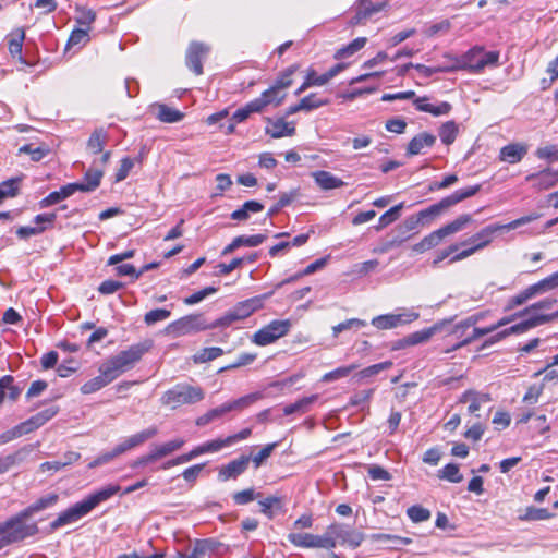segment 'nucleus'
Listing matches in <instances>:
<instances>
[{
	"instance_id": "f257e3e1",
	"label": "nucleus",
	"mask_w": 558,
	"mask_h": 558,
	"mask_svg": "<svg viewBox=\"0 0 558 558\" xmlns=\"http://www.w3.org/2000/svg\"><path fill=\"white\" fill-rule=\"evenodd\" d=\"M120 489L121 487L119 485L109 484L90 494L82 501L76 502L74 506L60 513L58 518L50 523L51 531H56L64 525L78 521L88 514L99 504L110 499L113 495L118 494Z\"/></svg>"
},
{
	"instance_id": "f03ea898",
	"label": "nucleus",
	"mask_w": 558,
	"mask_h": 558,
	"mask_svg": "<svg viewBox=\"0 0 558 558\" xmlns=\"http://www.w3.org/2000/svg\"><path fill=\"white\" fill-rule=\"evenodd\" d=\"M454 61V64L451 65L452 71L469 70L480 73L487 66L498 65L499 52L495 50L487 51L483 47L475 46L460 58H456Z\"/></svg>"
},
{
	"instance_id": "7ed1b4c3",
	"label": "nucleus",
	"mask_w": 558,
	"mask_h": 558,
	"mask_svg": "<svg viewBox=\"0 0 558 558\" xmlns=\"http://www.w3.org/2000/svg\"><path fill=\"white\" fill-rule=\"evenodd\" d=\"M539 217H541V214L532 213L530 215L522 216L515 220H512L509 223L488 225V226L484 227L483 229H481L475 234H473L468 240L463 241L461 243V245H468V244L476 245V247L481 251V250L487 247L493 242L494 236L498 231H502V230L510 231V230L517 229L518 227L530 223V222L538 219Z\"/></svg>"
},
{
	"instance_id": "20e7f679",
	"label": "nucleus",
	"mask_w": 558,
	"mask_h": 558,
	"mask_svg": "<svg viewBox=\"0 0 558 558\" xmlns=\"http://www.w3.org/2000/svg\"><path fill=\"white\" fill-rule=\"evenodd\" d=\"M480 189L481 185H473L457 190L452 194L440 199L439 202L428 206L425 209L420 210L417 215L422 220V225H428L430 221L441 216L452 206L457 205L458 203L469 197L474 196L480 191Z\"/></svg>"
},
{
	"instance_id": "39448f33",
	"label": "nucleus",
	"mask_w": 558,
	"mask_h": 558,
	"mask_svg": "<svg viewBox=\"0 0 558 558\" xmlns=\"http://www.w3.org/2000/svg\"><path fill=\"white\" fill-rule=\"evenodd\" d=\"M205 398V391L199 386H191L187 384H178L167 390L160 401L163 405L177 409L184 404H194L201 402Z\"/></svg>"
},
{
	"instance_id": "423d86ee",
	"label": "nucleus",
	"mask_w": 558,
	"mask_h": 558,
	"mask_svg": "<svg viewBox=\"0 0 558 558\" xmlns=\"http://www.w3.org/2000/svg\"><path fill=\"white\" fill-rule=\"evenodd\" d=\"M265 295L254 296L235 304L223 316L211 323V327H228L243 320L264 306Z\"/></svg>"
},
{
	"instance_id": "0eeeda50",
	"label": "nucleus",
	"mask_w": 558,
	"mask_h": 558,
	"mask_svg": "<svg viewBox=\"0 0 558 558\" xmlns=\"http://www.w3.org/2000/svg\"><path fill=\"white\" fill-rule=\"evenodd\" d=\"M226 447H230V441L228 440V437L206 441L202 445L194 447L190 452L183 453L174 459L165 462L161 465V469L168 470L172 466L186 463L198 456L219 452Z\"/></svg>"
},
{
	"instance_id": "6e6552de",
	"label": "nucleus",
	"mask_w": 558,
	"mask_h": 558,
	"mask_svg": "<svg viewBox=\"0 0 558 558\" xmlns=\"http://www.w3.org/2000/svg\"><path fill=\"white\" fill-rule=\"evenodd\" d=\"M291 327L292 324L290 319L271 320L253 335L252 342L259 347L268 345L284 337L290 331Z\"/></svg>"
},
{
	"instance_id": "1a4fd4ad",
	"label": "nucleus",
	"mask_w": 558,
	"mask_h": 558,
	"mask_svg": "<svg viewBox=\"0 0 558 558\" xmlns=\"http://www.w3.org/2000/svg\"><path fill=\"white\" fill-rule=\"evenodd\" d=\"M211 324H206L202 314L183 316L168 325L167 331L174 337L189 335L206 329H213Z\"/></svg>"
},
{
	"instance_id": "9d476101",
	"label": "nucleus",
	"mask_w": 558,
	"mask_h": 558,
	"mask_svg": "<svg viewBox=\"0 0 558 558\" xmlns=\"http://www.w3.org/2000/svg\"><path fill=\"white\" fill-rule=\"evenodd\" d=\"M154 347L151 339H145L138 343L132 344L126 350L119 352L113 357L120 364L124 372L132 369L137 362L141 361L143 355L149 352Z\"/></svg>"
},
{
	"instance_id": "9b49d317",
	"label": "nucleus",
	"mask_w": 558,
	"mask_h": 558,
	"mask_svg": "<svg viewBox=\"0 0 558 558\" xmlns=\"http://www.w3.org/2000/svg\"><path fill=\"white\" fill-rule=\"evenodd\" d=\"M288 541L296 547L302 548H335V542L329 535L327 529L323 535H315L311 533H290Z\"/></svg>"
},
{
	"instance_id": "f8f14e48",
	"label": "nucleus",
	"mask_w": 558,
	"mask_h": 558,
	"mask_svg": "<svg viewBox=\"0 0 558 558\" xmlns=\"http://www.w3.org/2000/svg\"><path fill=\"white\" fill-rule=\"evenodd\" d=\"M209 46L192 41L186 50L185 64L196 75L203 74V61L209 53Z\"/></svg>"
},
{
	"instance_id": "ddd939ff",
	"label": "nucleus",
	"mask_w": 558,
	"mask_h": 558,
	"mask_svg": "<svg viewBox=\"0 0 558 558\" xmlns=\"http://www.w3.org/2000/svg\"><path fill=\"white\" fill-rule=\"evenodd\" d=\"M328 530L330 537L335 542V546L339 541L341 544H348L356 548L364 539V535L361 532H356L344 524L333 523L328 526Z\"/></svg>"
},
{
	"instance_id": "4468645a",
	"label": "nucleus",
	"mask_w": 558,
	"mask_h": 558,
	"mask_svg": "<svg viewBox=\"0 0 558 558\" xmlns=\"http://www.w3.org/2000/svg\"><path fill=\"white\" fill-rule=\"evenodd\" d=\"M420 314L414 311H408L400 314L379 315L372 319V325L378 329H392L403 324L416 320Z\"/></svg>"
},
{
	"instance_id": "2eb2a0df",
	"label": "nucleus",
	"mask_w": 558,
	"mask_h": 558,
	"mask_svg": "<svg viewBox=\"0 0 558 558\" xmlns=\"http://www.w3.org/2000/svg\"><path fill=\"white\" fill-rule=\"evenodd\" d=\"M59 500V495L56 493H50L46 496L38 498L35 502L16 513L20 523L27 524L26 520L34 514L46 510L48 508L53 507Z\"/></svg>"
},
{
	"instance_id": "dca6fc26",
	"label": "nucleus",
	"mask_w": 558,
	"mask_h": 558,
	"mask_svg": "<svg viewBox=\"0 0 558 558\" xmlns=\"http://www.w3.org/2000/svg\"><path fill=\"white\" fill-rule=\"evenodd\" d=\"M250 460V457L241 456L240 458L230 461L228 464L222 465L218 471V478L222 482L236 478L247 470Z\"/></svg>"
},
{
	"instance_id": "f3484780",
	"label": "nucleus",
	"mask_w": 558,
	"mask_h": 558,
	"mask_svg": "<svg viewBox=\"0 0 558 558\" xmlns=\"http://www.w3.org/2000/svg\"><path fill=\"white\" fill-rule=\"evenodd\" d=\"M529 151L525 143H511L504 146L499 151V159L511 165L520 162Z\"/></svg>"
},
{
	"instance_id": "a211bd4d",
	"label": "nucleus",
	"mask_w": 558,
	"mask_h": 558,
	"mask_svg": "<svg viewBox=\"0 0 558 558\" xmlns=\"http://www.w3.org/2000/svg\"><path fill=\"white\" fill-rule=\"evenodd\" d=\"M158 433L157 427L150 426L147 429H144L140 433H136L128 438H125L123 441L118 444V451L120 452H126L135 447H138L143 445L148 439L155 437Z\"/></svg>"
},
{
	"instance_id": "6ab92c4d",
	"label": "nucleus",
	"mask_w": 558,
	"mask_h": 558,
	"mask_svg": "<svg viewBox=\"0 0 558 558\" xmlns=\"http://www.w3.org/2000/svg\"><path fill=\"white\" fill-rule=\"evenodd\" d=\"M56 414V411L45 410L40 413H37L36 415L32 416L27 421L21 423L15 427V433L21 436L23 434H28L34 432L35 429L43 426L47 421H49L53 415Z\"/></svg>"
},
{
	"instance_id": "aec40b11",
	"label": "nucleus",
	"mask_w": 558,
	"mask_h": 558,
	"mask_svg": "<svg viewBox=\"0 0 558 558\" xmlns=\"http://www.w3.org/2000/svg\"><path fill=\"white\" fill-rule=\"evenodd\" d=\"M525 180L534 182L533 186L538 191L548 190L555 186L558 182V173L550 169H546L544 171L526 175Z\"/></svg>"
},
{
	"instance_id": "412c9836",
	"label": "nucleus",
	"mask_w": 558,
	"mask_h": 558,
	"mask_svg": "<svg viewBox=\"0 0 558 558\" xmlns=\"http://www.w3.org/2000/svg\"><path fill=\"white\" fill-rule=\"evenodd\" d=\"M459 401L461 403H469L468 411L470 413H475L481 409L482 404L490 402L492 398L489 393L470 389L463 392Z\"/></svg>"
},
{
	"instance_id": "4be33fe9",
	"label": "nucleus",
	"mask_w": 558,
	"mask_h": 558,
	"mask_svg": "<svg viewBox=\"0 0 558 558\" xmlns=\"http://www.w3.org/2000/svg\"><path fill=\"white\" fill-rule=\"evenodd\" d=\"M268 124L269 125L266 128L265 132L274 138L292 136L295 134V126L293 123L287 122L282 118L277 120L268 119Z\"/></svg>"
},
{
	"instance_id": "5701e85b",
	"label": "nucleus",
	"mask_w": 558,
	"mask_h": 558,
	"mask_svg": "<svg viewBox=\"0 0 558 558\" xmlns=\"http://www.w3.org/2000/svg\"><path fill=\"white\" fill-rule=\"evenodd\" d=\"M435 135L427 132L420 133L409 142L407 147V155H418L423 151L424 148L432 147L435 144Z\"/></svg>"
},
{
	"instance_id": "b1692460",
	"label": "nucleus",
	"mask_w": 558,
	"mask_h": 558,
	"mask_svg": "<svg viewBox=\"0 0 558 558\" xmlns=\"http://www.w3.org/2000/svg\"><path fill=\"white\" fill-rule=\"evenodd\" d=\"M427 97H418L414 99V106L416 110L422 112H428L435 117L448 114L451 111V105L447 101H442L439 105L428 104Z\"/></svg>"
},
{
	"instance_id": "393cba45",
	"label": "nucleus",
	"mask_w": 558,
	"mask_h": 558,
	"mask_svg": "<svg viewBox=\"0 0 558 558\" xmlns=\"http://www.w3.org/2000/svg\"><path fill=\"white\" fill-rule=\"evenodd\" d=\"M77 192V186L74 183L63 185L59 191L51 192L39 202L40 208H46L54 205Z\"/></svg>"
},
{
	"instance_id": "a878e982",
	"label": "nucleus",
	"mask_w": 558,
	"mask_h": 558,
	"mask_svg": "<svg viewBox=\"0 0 558 558\" xmlns=\"http://www.w3.org/2000/svg\"><path fill=\"white\" fill-rule=\"evenodd\" d=\"M24 39H25L24 29L16 28L8 36V46H9V51L13 58H17V60L23 64H28L22 56Z\"/></svg>"
},
{
	"instance_id": "bb28decb",
	"label": "nucleus",
	"mask_w": 558,
	"mask_h": 558,
	"mask_svg": "<svg viewBox=\"0 0 558 558\" xmlns=\"http://www.w3.org/2000/svg\"><path fill=\"white\" fill-rule=\"evenodd\" d=\"M316 184L325 191L342 187L344 182L332 173L319 170L312 173Z\"/></svg>"
},
{
	"instance_id": "cd10ccee",
	"label": "nucleus",
	"mask_w": 558,
	"mask_h": 558,
	"mask_svg": "<svg viewBox=\"0 0 558 558\" xmlns=\"http://www.w3.org/2000/svg\"><path fill=\"white\" fill-rule=\"evenodd\" d=\"M102 175L101 170L89 169L85 172L83 181L75 182L74 185L77 186V192H93L100 185Z\"/></svg>"
},
{
	"instance_id": "c85d7f7f",
	"label": "nucleus",
	"mask_w": 558,
	"mask_h": 558,
	"mask_svg": "<svg viewBox=\"0 0 558 558\" xmlns=\"http://www.w3.org/2000/svg\"><path fill=\"white\" fill-rule=\"evenodd\" d=\"M14 530H22L24 532H38L39 529L37 523L33 522L31 524H22L17 519L16 514L11 517L4 522L0 523V536H5L10 532H14Z\"/></svg>"
},
{
	"instance_id": "c756f323",
	"label": "nucleus",
	"mask_w": 558,
	"mask_h": 558,
	"mask_svg": "<svg viewBox=\"0 0 558 558\" xmlns=\"http://www.w3.org/2000/svg\"><path fill=\"white\" fill-rule=\"evenodd\" d=\"M260 512L268 519H272L277 513L283 510V498L279 496H268L258 501Z\"/></svg>"
},
{
	"instance_id": "7c9ffc66",
	"label": "nucleus",
	"mask_w": 558,
	"mask_h": 558,
	"mask_svg": "<svg viewBox=\"0 0 558 558\" xmlns=\"http://www.w3.org/2000/svg\"><path fill=\"white\" fill-rule=\"evenodd\" d=\"M155 108L157 109L156 117L158 120L165 123H175L181 121L184 118V113L171 108L165 104H157L155 105Z\"/></svg>"
},
{
	"instance_id": "2f4dec72",
	"label": "nucleus",
	"mask_w": 558,
	"mask_h": 558,
	"mask_svg": "<svg viewBox=\"0 0 558 558\" xmlns=\"http://www.w3.org/2000/svg\"><path fill=\"white\" fill-rule=\"evenodd\" d=\"M263 398H264V393L260 391H256V392L248 393V395L243 396L236 400L226 402V403L228 405L229 412L242 411Z\"/></svg>"
},
{
	"instance_id": "473e14b6",
	"label": "nucleus",
	"mask_w": 558,
	"mask_h": 558,
	"mask_svg": "<svg viewBox=\"0 0 558 558\" xmlns=\"http://www.w3.org/2000/svg\"><path fill=\"white\" fill-rule=\"evenodd\" d=\"M532 292L535 296L545 294L558 288V271L549 275L548 277L539 280L536 283L531 284Z\"/></svg>"
},
{
	"instance_id": "72a5a7b5",
	"label": "nucleus",
	"mask_w": 558,
	"mask_h": 558,
	"mask_svg": "<svg viewBox=\"0 0 558 558\" xmlns=\"http://www.w3.org/2000/svg\"><path fill=\"white\" fill-rule=\"evenodd\" d=\"M184 444L185 441L182 438L172 439L165 444L155 446L151 449V452L154 453L155 458L159 460L181 449L184 446Z\"/></svg>"
},
{
	"instance_id": "f704fd0d",
	"label": "nucleus",
	"mask_w": 558,
	"mask_h": 558,
	"mask_svg": "<svg viewBox=\"0 0 558 558\" xmlns=\"http://www.w3.org/2000/svg\"><path fill=\"white\" fill-rule=\"evenodd\" d=\"M472 222V216L463 214L457 217L454 220L442 226L440 229L446 238L453 235L463 230L469 223Z\"/></svg>"
},
{
	"instance_id": "c9c22d12",
	"label": "nucleus",
	"mask_w": 558,
	"mask_h": 558,
	"mask_svg": "<svg viewBox=\"0 0 558 558\" xmlns=\"http://www.w3.org/2000/svg\"><path fill=\"white\" fill-rule=\"evenodd\" d=\"M493 332H494V330H493L492 326L484 327V328L474 326V328L470 335L465 336L462 340H459L456 344L452 345L451 349H447L445 352L450 353L454 350H458L462 347H465V345L472 343L473 341H475L476 339H478L483 336H486V335H489Z\"/></svg>"
},
{
	"instance_id": "e433bc0d",
	"label": "nucleus",
	"mask_w": 558,
	"mask_h": 558,
	"mask_svg": "<svg viewBox=\"0 0 558 558\" xmlns=\"http://www.w3.org/2000/svg\"><path fill=\"white\" fill-rule=\"evenodd\" d=\"M366 44H367L366 37H357L354 40H352L350 44L338 49L335 53V59H337V60L347 59V58L353 56L354 53H356L357 51H360L361 49H363Z\"/></svg>"
},
{
	"instance_id": "4c0bfd02",
	"label": "nucleus",
	"mask_w": 558,
	"mask_h": 558,
	"mask_svg": "<svg viewBox=\"0 0 558 558\" xmlns=\"http://www.w3.org/2000/svg\"><path fill=\"white\" fill-rule=\"evenodd\" d=\"M99 373H102L109 383H112L117 379L121 374L125 373L117 360L111 356L106 362H104L99 367Z\"/></svg>"
},
{
	"instance_id": "58836bf2",
	"label": "nucleus",
	"mask_w": 558,
	"mask_h": 558,
	"mask_svg": "<svg viewBox=\"0 0 558 558\" xmlns=\"http://www.w3.org/2000/svg\"><path fill=\"white\" fill-rule=\"evenodd\" d=\"M108 140V134L107 132L104 130V129H96L88 142H87V148L93 153V154H99L104 149V146L106 144Z\"/></svg>"
},
{
	"instance_id": "ea45409f",
	"label": "nucleus",
	"mask_w": 558,
	"mask_h": 558,
	"mask_svg": "<svg viewBox=\"0 0 558 558\" xmlns=\"http://www.w3.org/2000/svg\"><path fill=\"white\" fill-rule=\"evenodd\" d=\"M229 412L227 403H223L215 409H211L204 413L203 415L198 416L195 421V424L197 426H206L213 421L223 416Z\"/></svg>"
},
{
	"instance_id": "a19ab883",
	"label": "nucleus",
	"mask_w": 558,
	"mask_h": 558,
	"mask_svg": "<svg viewBox=\"0 0 558 558\" xmlns=\"http://www.w3.org/2000/svg\"><path fill=\"white\" fill-rule=\"evenodd\" d=\"M317 400V396L313 395L310 397H304L294 403L288 404L283 408V414L284 415H291L296 412L305 413L308 411V408L312 403H314Z\"/></svg>"
},
{
	"instance_id": "79ce46f5",
	"label": "nucleus",
	"mask_w": 558,
	"mask_h": 558,
	"mask_svg": "<svg viewBox=\"0 0 558 558\" xmlns=\"http://www.w3.org/2000/svg\"><path fill=\"white\" fill-rule=\"evenodd\" d=\"M438 330H440V326L436 324L429 328L415 331L408 336V343L416 345L427 342Z\"/></svg>"
},
{
	"instance_id": "37998d69",
	"label": "nucleus",
	"mask_w": 558,
	"mask_h": 558,
	"mask_svg": "<svg viewBox=\"0 0 558 558\" xmlns=\"http://www.w3.org/2000/svg\"><path fill=\"white\" fill-rule=\"evenodd\" d=\"M541 319H542L541 315L538 314V315H534L523 322H520L515 325H512L511 327L506 328L508 336L512 335V333H523V332L530 330L531 328L543 325V322Z\"/></svg>"
},
{
	"instance_id": "c03bdc74",
	"label": "nucleus",
	"mask_w": 558,
	"mask_h": 558,
	"mask_svg": "<svg viewBox=\"0 0 558 558\" xmlns=\"http://www.w3.org/2000/svg\"><path fill=\"white\" fill-rule=\"evenodd\" d=\"M222 354L223 350L219 347L204 348L193 356V361L196 364L207 363L216 360Z\"/></svg>"
},
{
	"instance_id": "a18cd8bd",
	"label": "nucleus",
	"mask_w": 558,
	"mask_h": 558,
	"mask_svg": "<svg viewBox=\"0 0 558 558\" xmlns=\"http://www.w3.org/2000/svg\"><path fill=\"white\" fill-rule=\"evenodd\" d=\"M109 380L106 378V376L102 373H99L98 376L87 380L84 385L81 387V392L83 395H90L94 393L107 385H109Z\"/></svg>"
},
{
	"instance_id": "49530a36",
	"label": "nucleus",
	"mask_w": 558,
	"mask_h": 558,
	"mask_svg": "<svg viewBox=\"0 0 558 558\" xmlns=\"http://www.w3.org/2000/svg\"><path fill=\"white\" fill-rule=\"evenodd\" d=\"M89 29L88 28H75L72 31L68 44L66 49L73 48V47H83L89 41Z\"/></svg>"
},
{
	"instance_id": "de8ad7c7",
	"label": "nucleus",
	"mask_w": 558,
	"mask_h": 558,
	"mask_svg": "<svg viewBox=\"0 0 558 558\" xmlns=\"http://www.w3.org/2000/svg\"><path fill=\"white\" fill-rule=\"evenodd\" d=\"M458 134V125L454 121L445 122L439 129V137L446 145H451Z\"/></svg>"
},
{
	"instance_id": "09e8293b",
	"label": "nucleus",
	"mask_w": 558,
	"mask_h": 558,
	"mask_svg": "<svg viewBox=\"0 0 558 558\" xmlns=\"http://www.w3.org/2000/svg\"><path fill=\"white\" fill-rule=\"evenodd\" d=\"M38 532H24L22 530H14V532L8 533L5 536L0 537V550L5 546H9L13 543H19L24 541L25 538L32 537L36 535Z\"/></svg>"
},
{
	"instance_id": "8fccbe9b",
	"label": "nucleus",
	"mask_w": 558,
	"mask_h": 558,
	"mask_svg": "<svg viewBox=\"0 0 558 558\" xmlns=\"http://www.w3.org/2000/svg\"><path fill=\"white\" fill-rule=\"evenodd\" d=\"M551 518V513L545 508L527 507L524 514L519 517L522 521H542Z\"/></svg>"
},
{
	"instance_id": "3c124183",
	"label": "nucleus",
	"mask_w": 558,
	"mask_h": 558,
	"mask_svg": "<svg viewBox=\"0 0 558 558\" xmlns=\"http://www.w3.org/2000/svg\"><path fill=\"white\" fill-rule=\"evenodd\" d=\"M532 288L529 286L517 295L510 298L505 306V311H511L517 306H520L527 302L530 299L535 298L534 292L531 291Z\"/></svg>"
},
{
	"instance_id": "603ef678",
	"label": "nucleus",
	"mask_w": 558,
	"mask_h": 558,
	"mask_svg": "<svg viewBox=\"0 0 558 558\" xmlns=\"http://www.w3.org/2000/svg\"><path fill=\"white\" fill-rule=\"evenodd\" d=\"M372 537H373V539L378 541V542H390L391 545L388 546V548H390V549H397L399 546L409 545L412 542V539L408 538V537H400L397 535H390V534H384V533L374 534Z\"/></svg>"
},
{
	"instance_id": "864d4df0",
	"label": "nucleus",
	"mask_w": 558,
	"mask_h": 558,
	"mask_svg": "<svg viewBox=\"0 0 558 558\" xmlns=\"http://www.w3.org/2000/svg\"><path fill=\"white\" fill-rule=\"evenodd\" d=\"M403 208V203H400L393 207H391L389 210H387L386 213H384L380 217H379V225L377 227V229H383L387 226H389L390 223H392L393 221H396L399 217H400V213Z\"/></svg>"
},
{
	"instance_id": "5fc2aeb1",
	"label": "nucleus",
	"mask_w": 558,
	"mask_h": 558,
	"mask_svg": "<svg viewBox=\"0 0 558 558\" xmlns=\"http://www.w3.org/2000/svg\"><path fill=\"white\" fill-rule=\"evenodd\" d=\"M439 477L447 480L451 483H460L463 480V476L460 473L459 466L454 463H449V464L445 465L439 471Z\"/></svg>"
},
{
	"instance_id": "6e6d98bb",
	"label": "nucleus",
	"mask_w": 558,
	"mask_h": 558,
	"mask_svg": "<svg viewBox=\"0 0 558 558\" xmlns=\"http://www.w3.org/2000/svg\"><path fill=\"white\" fill-rule=\"evenodd\" d=\"M21 178H11L9 180L3 181L0 184V192L2 197L5 199L8 197H14L17 195L20 191Z\"/></svg>"
},
{
	"instance_id": "4d7b16f0",
	"label": "nucleus",
	"mask_w": 558,
	"mask_h": 558,
	"mask_svg": "<svg viewBox=\"0 0 558 558\" xmlns=\"http://www.w3.org/2000/svg\"><path fill=\"white\" fill-rule=\"evenodd\" d=\"M76 23L84 26V28L90 29L92 23L96 20L95 11L85 7H78L76 8Z\"/></svg>"
},
{
	"instance_id": "13d9d810",
	"label": "nucleus",
	"mask_w": 558,
	"mask_h": 558,
	"mask_svg": "<svg viewBox=\"0 0 558 558\" xmlns=\"http://www.w3.org/2000/svg\"><path fill=\"white\" fill-rule=\"evenodd\" d=\"M298 65H291L286 69L275 81L274 86L283 92L287 87L292 84V75L296 72Z\"/></svg>"
},
{
	"instance_id": "bf43d9fd",
	"label": "nucleus",
	"mask_w": 558,
	"mask_h": 558,
	"mask_svg": "<svg viewBox=\"0 0 558 558\" xmlns=\"http://www.w3.org/2000/svg\"><path fill=\"white\" fill-rule=\"evenodd\" d=\"M366 326V322L360 318H350L332 327L333 337H338L342 331L352 328H362Z\"/></svg>"
},
{
	"instance_id": "052dcab7",
	"label": "nucleus",
	"mask_w": 558,
	"mask_h": 558,
	"mask_svg": "<svg viewBox=\"0 0 558 558\" xmlns=\"http://www.w3.org/2000/svg\"><path fill=\"white\" fill-rule=\"evenodd\" d=\"M260 496L254 488L243 489L233 494L232 498L235 505L244 506L257 499Z\"/></svg>"
},
{
	"instance_id": "680f3d73",
	"label": "nucleus",
	"mask_w": 558,
	"mask_h": 558,
	"mask_svg": "<svg viewBox=\"0 0 558 558\" xmlns=\"http://www.w3.org/2000/svg\"><path fill=\"white\" fill-rule=\"evenodd\" d=\"M407 514L415 523L427 521L430 518V511L420 505L410 507Z\"/></svg>"
},
{
	"instance_id": "e2e57ef3",
	"label": "nucleus",
	"mask_w": 558,
	"mask_h": 558,
	"mask_svg": "<svg viewBox=\"0 0 558 558\" xmlns=\"http://www.w3.org/2000/svg\"><path fill=\"white\" fill-rule=\"evenodd\" d=\"M47 153L48 150L45 147H34L32 144H25L19 148V154L29 155L33 161L41 160L47 155Z\"/></svg>"
},
{
	"instance_id": "0e129e2a",
	"label": "nucleus",
	"mask_w": 558,
	"mask_h": 558,
	"mask_svg": "<svg viewBox=\"0 0 558 558\" xmlns=\"http://www.w3.org/2000/svg\"><path fill=\"white\" fill-rule=\"evenodd\" d=\"M171 315V312L166 308H156L147 312L144 316V322L146 325L150 326L156 324L157 322L165 320L169 318Z\"/></svg>"
},
{
	"instance_id": "69168bd1",
	"label": "nucleus",
	"mask_w": 558,
	"mask_h": 558,
	"mask_svg": "<svg viewBox=\"0 0 558 558\" xmlns=\"http://www.w3.org/2000/svg\"><path fill=\"white\" fill-rule=\"evenodd\" d=\"M265 98L268 105H274L275 107L279 106L283 99L286 98V93L277 89L274 85L270 86L267 90L263 92L260 95Z\"/></svg>"
},
{
	"instance_id": "338daca9",
	"label": "nucleus",
	"mask_w": 558,
	"mask_h": 558,
	"mask_svg": "<svg viewBox=\"0 0 558 558\" xmlns=\"http://www.w3.org/2000/svg\"><path fill=\"white\" fill-rule=\"evenodd\" d=\"M327 104L328 100H323L320 98H317L315 94H311L300 100V108H302L303 111H311Z\"/></svg>"
},
{
	"instance_id": "774afa93",
	"label": "nucleus",
	"mask_w": 558,
	"mask_h": 558,
	"mask_svg": "<svg viewBox=\"0 0 558 558\" xmlns=\"http://www.w3.org/2000/svg\"><path fill=\"white\" fill-rule=\"evenodd\" d=\"M391 366H392L391 361H385L381 363H377V364L371 365V366L365 367L362 371H360L359 376L361 378L372 377V376L379 374L383 371L389 369Z\"/></svg>"
}]
</instances>
